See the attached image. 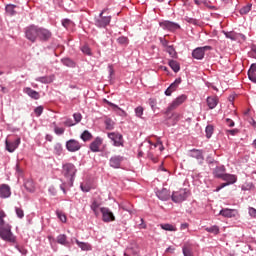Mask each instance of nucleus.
Wrapping results in <instances>:
<instances>
[{"instance_id":"nucleus-56","label":"nucleus","mask_w":256,"mask_h":256,"mask_svg":"<svg viewBox=\"0 0 256 256\" xmlns=\"http://www.w3.org/2000/svg\"><path fill=\"white\" fill-rule=\"evenodd\" d=\"M148 159H151L153 163H157V156L153 155V152L151 151L148 153Z\"/></svg>"},{"instance_id":"nucleus-10","label":"nucleus","mask_w":256,"mask_h":256,"mask_svg":"<svg viewBox=\"0 0 256 256\" xmlns=\"http://www.w3.org/2000/svg\"><path fill=\"white\" fill-rule=\"evenodd\" d=\"M52 35L53 34L51 33V31L49 29L38 27V39L40 41H49V39H51Z\"/></svg>"},{"instance_id":"nucleus-7","label":"nucleus","mask_w":256,"mask_h":256,"mask_svg":"<svg viewBox=\"0 0 256 256\" xmlns=\"http://www.w3.org/2000/svg\"><path fill=\"white\" fill-rule=\"evenodd\" d=\"M211 46L198 47L193 50L192 56L194 59L201 60L205 57V51H211Z\"/></svg>"},{"instance_id":"nucleus-25","label":"nucleus","mask_w":256,"mask_h":256,"mask_svg":"<svg viewBox=\"0 0 256 256\" xmlns=\"http://www.w3.org/2000/svg\"><path fill=\"white\" fill-rule=\"evenodd\" d=\"M222 180L226 181L227 185H233V183L237 182V176L233 174H224V176H222Z\"/></svg>"},{"instance_id":"nucleus-53","label":"nucleus","mask_w":256,"mask_h":256,"mask_svg":"<svg viewBox=\"0 0 256 256\" xmlns=\"http://www.w3.org/2000/svg\"><path fill=\"white\" fill-rule=\"evenodd\" d=\"M81 190L84 192V193H89V191H91V186L87 185V184H81Z\"/></svg>"},{"instance_id":"nucleus-62","label":"nucleus","mask_w":256,"mask_h":256,"mask_svg":"<svg viewBox=\"0 0 256 256\" xmlns=\"http://www.w3.org/2000/svg\"><path fill=\"white\" fill-rule=\"evenodd\" d=\"M227 133H229L230 135H237L239 133V130L237 129L227 130Z\"/></svg>"},{"instance_id":"nucleus-50","label":"nucleus","mask_w":256,"mask_h":256,"mask_svg":"<svg viewBox=\"0 0 256 256\" xmlns=\"http://www.w3.org/2000/svg\"><path fill=\"white\" fill-rule=\"evenodd\" d=\"M149 105L153 111H155V107H157V100L155 98L149 99Z\"/></svg>"},{"instance_id":"nucleus-38","label":"nucleus","mask_w":256,"mask_h":256,"mask_svg":"<svg viewBox=\"0 0 256 256\" xmlns=\"http://www.w3.org/2000/svg\"><path fill=\"white\" fill-rule=\"evenodd\" d=\"M100 205H101V204H99L97 200H93V201H92L91 209H92V211L95 213V215H97V213H98L97 210L99 209Z\"/></svg>"},{"instance_id":"nucleus-57","label":"nucleus","mask_w":256,"mask_h":256,"mask_svg":"<svg viewBox=\"0 0 256 256\" xmlns=\"http://www.w3.org/2000/svg\"><path fill=\"white\" fill-rule=\"evenodd\" d=\"M153 145H154V148L159 147L160 151H163L165 149V147H163V142H161V141H157V143L153 144Z\"/></svg>"},{"instance_id":"nucleus-27","label":"nucleus","mask_w":256,"mask_h":256,"mask_svg":"<svg viewBox=\"0 0 256 256\" xmlns=\"http://www.w3.org/2000/svg\"><path fill=\"white\" fill-rule=\"evenodd\" d=\"M76 244L78 245V247H80V249L82 251H91V249H93L91 244H89L87 242H81V241H79L77 239H76Z\"/></svg>"},{"instance_id":"nucleus-43","label":"nucleus","mask_w":256,"mask_h":256,"mask_svg":"<svg viewBox=\"0 0 256 256\" xmlns=\"http://www.w3.org/2000/svg\"><path fill=\"white\" fill-rule=\"evenodd\" d=\"M251 4H248L246 6H244L241 10H240V14L241 15H247V13H249V11H251Z\"/></svg>"},{"instance_id":"nucleus-5","label":"nucleus","mask_w":256,"mask_h":256,"mask_svg":"<svg viewBox=\"0 0 256 256\" xmlns=\"http://www.w3.org/2000/svg\"><path fill=\"white\" fill-rule=\"evenodd\" d=\"M109 139L113 141L114 147H123L124 140H123V135L117 133V132H110L108 133Z\"/></svg>"},{"instance_id":"nucleus-29","label":"nucleus","mask_w":256,"mask_h":256,"mask_svg":"<svg viewBox=\"0 0 256 256\" xmlns=\"http://www.w3.org/2000/svg\"><path fill=\"white\" fill-rule=\"evenodd\" d=\"M196 5H205L208 9H215V6L211 5V1L209 0H194Z\"/></svg>"},{"instance_id":"nucleus-13","label":"nucleus","mask_w":256,"mask_h":256,"mask_svg":"<svg viewBox=\"0 0 256 256\" xmlns=\"http://www.w3.org/2000/svg\"><path fill=\"white\" fill-rule=\"evenodd\" d=\"M190 157H192L193 159H196L199 163V165H201V163H203V161H205V157L203 156V151L199 150V149H192L190 150Z\"/></svg>"},{"instance_id":"nucleus-51","label":"nucleus","mask_w":256,"mask_h":256,"mask_svg":"<svg viewBox=\"0 0 256 256\" xmlns=\"http://www.w3.org/2000/svg\"><path fill=\"white\" fill-rule=\"evenodd\" d=\"M63 63L66 65V67H75V62H73L71 59H65Z\"/></svg>"},{"instance_id":"nucleus-18","label":"nucleus","mask_w":256,"mask_h":256,"mask_svg":"<svg viewBox=\"0 0 256 256\" xmlns=\"http://www.w3.org/2000/svg\"><path fill=\"white\" fill-rule=\"evenodd\" d=\"M219 215H222V217H227L228 219H231L232 217H236L237 210L225 208L220 211Z\"/></svg>"},{"instance_id":"nucleus-30","label":"nucleus","mask_w":256,"mask_h":256,"mask_svg":"<svg viewBox=\"0 0 256 256\" xmlns=\"http://www.w3.org/2000/svg\"><path fill=\"white\" fill-rule=\"evenodd\" d=\"M37 81H39L40 83H53V81H55V76L51 75V76L40 77L37 79Z\"/></svg>"},{"instance_id":"nucleus-9","label":"nucleus","mask_w":256,"mask_h":256,"mask_svg":"<svg viewBox=\"0 0 256 256\" xmlns=\"http://www.w3.org/2000/svg\"><path fill=\"white\" fill-rule=\"evenodd\" d=\"M104 11H102L99 15V17L95 21L96 27H107L111 23L110 16H103Z\"/></svg>"},{"instance_id":"nucleus-41","label":"nucleus","mask_w":256,"mask_h":256,"mask_svg":"<svg viewBox=\"0 0 256 256\" xmlns=\"http://www.w3.org/2000/svg\"><path fill=\"white\" fill-rule=\"evenodd\" d=\"M81 51L82 53H84V55H93V53L91 52V48L88 45H84L81 47Z\"/></svg>"},{"instance_id":"nucleus-8","label":"nucleus","mask_w":256,"mask_h":256,"mask_svg":"<svg viewBox=\"0 0 256 256\" xmlns=\"http://www.w3.org/2000/svg\"><path fill=\"white\" fill-rule=\"evenodd\" d=\"M187 101V95L182 94L181 96L177 97L169 106L168 111H173L174 109H177L180 105H183Z\"/></svg>"},{"instance_id":"nucleus-58","label":"nucleus","mask_w":256,"mask_h":256,"mask_svg":"<svg viewBox=\"0 0 256 256\" xmlns=\"http://www.w3.org/2000/svg\"><path fill=\"white\" fill-rule=\"evenodd\" d=\"M114 111H120L119 115H121V117H127V112H125V110L119 108V106Z\"/></svg>"},{"instance_id":"nucleus-26","label":"nucleus","mask_w":256,"mask_h":256,"mask_svg":"<svg viewBox=\"0 0 256 256\" xmlns=\"http://www.w3.org/2000/svg\"><path fill=\"white\" fill-rule=\"evenodd\" d=\"M248 78L252 83H256V64H252L248 70Z\"/></svg>"},{"instance_id":"nucleus-45","label":"nucleus","mask_w":256,"mask_h":256,"mask_svg":"<svg viewBox=\"0 0 256 256\" xmlns=\"http://www.w3.org/2000/svg\"><path fill=\"white\" fill-rule=\"evenodd\" d=\"M15 211H16V215L19 219H23L25 217V212L21 208L16 207Z\"/></svg>"},{"instance_id":"nucleus-17","label":"nucleus","mask_w":256,"mask_h":256,"mask_svg":"<svg viewBox=\"0 0 256 256\" xmlns=\"http://www.w3.org/2000/svg\"><path fill=\"white\" fill-rule=\"evenodd\" d=\"M156 195L161 201H169V199H171V192H169L167 188H163L162 190L158 191Z\"/></svg>"},{"instance_id":"nucleus-36","label":"nucleus","mask_w":256,"mask_h":256,"mask_svg":"<svg viewBox=\"0 0 256 256\" xmlns=\"http://www.w3.org/2000/svg\"><path fill=\"white\" fill-rule=\"evenodd\" d=\"M105 125H106V129H107L108 131H111V130H113L114 127H115V122H113V120H111V119H106V120H105Z\"/></svg>"},{"instance_id":"nucleus-14","label":"nucleus","mask_w":256,"mask_h":256,"mask_svg":"<svg viewBox=\"0 0 256 256\" xmlns=\"http://www.w3.org/2000/svg\"><path fill=\"white\" fill-rule=\"evenodd\" d=\"M21 144V138H17L14 141L6 140V151L13 153L17 147Z\"/></svg>"},{"instance_id":"nucleus-24","label":"nucleus","mask_w":256,"mask_h":256,"mask_svg":"<svg viewBox=\"0 0 256 256\" xmlns=\"http://www.w3.org/2000/svg\"><path fill=\"white\" fill-rule=\"evenodd\" d=\"M213 175L217 179H223L225 175V166H218L213 170Z\"/></svg>"},{"instance_id":"nucleus-22","label":"nucleus","mask_w":256,"mask_h":256,"mask_svg":"<svg viewBox=\"0 0 256 256\" xmlns=\"http://www.w3.org/2000/svg\"><path fill=\"white\" fill-rule=\"evenodd\" d=\"M1 197L2 199H7L11 197V187L7 184H2L1 185Z\"/></svg>"},{"instance_id":"nucleus-37","label":"nucleus","mask_w":256,"mask_h":256,"mask_svg":"<svg viewBox=\"0 0 256 256\" xmlns=\"http://www.w3.org/2000/svg\"><path fill=\"white\" fill-rule=\"evenodd\" d=\"M54 125V133H56L57 135H63V133H65V128H61L59 126H57V123H53Z\"/></svg>"},{"instance_id":"nucleus-2","label":"nucleus","mask_w":256,"mask_h":256,"mask_svg":"<svg viewBox=\"0 0 256 256\" xmlns=\"http://www.w3.org/2000/svg\"><path fill=\"white\" fill-rule=\"evenodd\" d=\"M62 173L67 179L70 187H73V181H75V174L77 173V168L72 163H66L62 167Z\"/></svg>"},{"instance_id":"nucleus-60","label":"nucleus","mask_w":256,"mask_h":256,"mask_svg":"<svg viewBox=\"0 0 256 256\" xmlns=\"http://www.w3.org/2000/svg\"><path fill=\"white\" fill-rule=\"evenodd\" d=\"M249 215H250L251 217H256V209L253 208V207H250V208H249Z\"/></svg>"},{"instance_id":"nucleus-32","label":"nucleus","mask_w":256,"mask_h":256,"mask_svg":"<svg viewBox=\"0 0 256 256\" xmlns=\"http://www.w3.org/2000/svg\"><path fill=\"white\" fill-rule=\"evenodd\" d=\"M57 243H59V245H69V242L67 241V235L65 234L58 235Z\"/></svg>"},{"instance_id":"nucleus-1","label":"nucleus","mask_w":256,"mask_h":256,"mask_svg":"<svg viewBox=\"0 0 256 256\" xmlns=\"http://www.w3.org/2000/svg\"><path fill=\"white\" fill-rule=\"evenodd\" d=\"M1 239L7 243H17V237L11 232V225L5 223V220H1Z\"/></svg>"},{"instance_id":"nucleus-64","label":"nucleus","mask_w":256,"mask_h":256,"mask_svg":"<svg viewBox=\"0 0 256 256\" xmlns=\"http://www.w3.org/2000/svg\"><path fill=\"white\" fill-rule=\"evenodd\" d=\"M49 193H50V195H57V190H55V188L54 187H50L49 188Z\"/></svg>"},{"instance_id":"nucleus-59","label":"nucleus","mask_w":256,"mask_h":256,"mask_svg":"<svg viewBox=\"0 0 256 256\" xmlns=\"http://www.w3.org/2000/svg\"><path fill=\"white\" fill-rule=\"evenodd\" d=\"M104 103H107V105H109V107H112L114 110L119 109V106H117L116 104H114L106 99L104 100Z\"/></svg>"},{"instance_id":"nucleus-48","label":"nucleus","mask_w":256,"mask_h":256,"mask_svg":"<svg viewBox=\"0 0 256 256\" xmlns=\"http://www.w3.org/2000/svg\"><path fill=\"white\" fill-rule=\"evenodd\" d=\"M75 123H81V120L83 119V116L81 115V113H74L73 114Z\"/></svg>"},{"instance_id":"nucleus-16","label":"nucleus","mask_w":256,"mask_h":256,"mask_svg":"<svg viewBox=\"0 0 256 256\" xmlns=\"http://www.w3.org/2000/svg\"><path fill=\"white\" fill-rule=\"evenodd\" d=\"M193 249L194 246L191 242H185L182 247V253L184 256H194Z\"/></svg>"},{"instance_id":"nucleus-46","label":"nucleus","mask_w":256,"mask_h":256,"mask_svg":"<svg viewBox=\"0 0 256 256\" xmlns=\"http://www.w3.org/2000/svg\"><path fill=\"white\" fill-rule=\"evenodd\" d=\"M211 135H213V126L208 125L206 127V137H207V139H211Z\"/></svg>"},{"instance_id":"nucleus-6","label":"nucleus","mask_w":256,"mask_h":256,"mask_svg":"<svg viewBox=\"0 0 256 256\" xmlns=\"http://www.w3.org/2000/svg\"><path fill=\"white\" fill-rule=\"evenodd\" d=\"M100 211L102 213V221H104V223H111V221H115V215L109 208L102 207Z\"/></svg>"},{"instance_id":"nucleus-42","label":"nucleus","mask_w":256,"mask_h":256,"mask_svg":"<svg viewBox=\"0 0 256 256\" xmlns=\"http://www.w3.org/2000/svg\"><path fill=\"white\" fill-rule=\"evenodd\" d=\"M62 25L63 27H65V29H69V27H73V21L69 20V19H64L62 20Z\"/></svg>"},{"instance_id":"nucleus-49","label":"nucleus","mask_w":256,"mask_h":256,"mask_svg":"<svg viewBox=\"0 0 256 256\" xmlns=\"http://www.w3.org/2000/svg\"><path fill=\"white\" fill-rule=\"evenodd\" d=\"M34 113L36 117H41V114L43 113V106L36 107Z\"/></svg>"},{"instance_id":"nucleus-44","label":"nucleus","mask_w":256,"mask_h":256,"mask_svg":"<svg viewBox=\"0 0 256 256\" xmlns=\"http://www.w3.org/2000/svg\"><path fill=\"white\" fill-rule=\"evenodd\" d=\"M117 41L120 45H128L129 44V39L125 36L119 37L117 39Z\"/></svg>"},{"instance_id":"nucleus-55","label":"nucleus","mask_w":256,"mask_h":256,"mask_svg":"<svg viewBox=\"0 0 256 256\" xmlns=\"http://www.w3.org/2000/svg\"><path fill=\"white\" fill-rule=\"evenodd\" d=\"M64 125H65V127H73L74 125H76V123H73V120H72V119H67V120L64 122Z\"/></svg>"},{"instance_id":"nucleus-28","label":"nucleus","mask_w":256,"mask_h":256,"mask_svg":"<svg viewBox=\"0 0 256 256\" xmlns=\"http://www.w3.org/2000/svg\"><path fill=\"white\" fill-rule=\"evenodd\" d=\"M168 65H169V67H171V69L174 71V73H179V71L181 70V66L175 60H170L168 62Z\"/></svg>"},{"instance_id":"nucleus-4","label":"nucleus","mask_w":256,"mask_h":256,"mask_svg":"<svg viewBox=\"0 0 256 256\" xmlns=\"http://www.w3.org/2000/svg\"><path fill=\"white\" fill-rule=\"evenodd\" d=\"M189 197V190L181 188L178 191H174L171 195V199L174 203H183Z\"/></svg>"},{"instance_id":"nucleus-34","label":"nucleus","mask_w":256,"mask_h":256,"mask_svg":"<svg viewBox=\"0 0 256 256\" xmlns=\"http://www.w3.org/2000/svg\"><path fill=\"white\" fill-rule=\"evenodd\" d=\"M160 227L164 231H177V227L173 226L172 224H161Z\"/></svg>"},{"instance_id":"nucleus-52","label":"nucleus","mask_w":256,"mask_h":256,"mask_svg":"<svg viewBox=\"0 0 256 256\" xmlns=\"http://www.w3.org/2000/svg\"><path fill=\"white\" fill-rule=\"evenodd\" d=\"M160 43L161 45L167 49V47H170L171 45H169V40L165 39V38H160Z\"/></svg>"},{"instance_id":"nucleus-23","label":"nucleus","mask_w":256,"mask_h":256,"mask_svg":"<svg viewBox=\"0 0 256 256\" xmlns=\"http://www.w3.org/2000/svg\"><path fill=\"white\" fill-rule=\"evenodd\" d=\"M121 161H123V157L114 156L110 159V166L114 169H119V167H121Z\"/></svg>"},{"instance_id":"nucleus-63","label":"nucleus","mask_w":256,"mask_h":256,"mask_svg":"<svg viewBox=\"0 0 256 256\" xmlns=\"http://www.w3.org/2000/svg\"><path fill=\"white\" fill-rule=\"evenodd\" d=\"M225 35L227 39H231L232 41H235V35L233 33H226Z\"/></svg>"},{"instance_id":"nucleus-54","label":"nucleus","mask_w":256,"mask_h":256,"mask_svg":"<svg viewBox=\"0 0 256 256\" xmlns=\"http://www.w3.org/2000/svg\"><path fill=\"white\" fill-rule=\"evenodd\" d=\"M187 23H190L191 25H199V21L195 18H186Z\"/></svg>"},{"instance_id":"nucleus-15","label":"nucleus","mask_w":256,"mask_h":256,"mask_svg":"<svg viewBox=\"0 0 256 256\" xmlns=\"http://www.w3.org/2000/svg\"><path fill=\"white\" fill-rule=\"evenodd\" d=\"M179 85H181V78L176 79L165 91V95H167V97H171V93H173L174 91H177V87H179Z\"/></svg>"},{"instance_id":"nucleus-47","label":"nucleus","mask_w":256,"mask_h":256,"mask_svg":"<svg viewBox=\"0 0 256 256\" xmlns=\"http://www.w3.org/2000/svg\"><path fill=\"white\" fill-rule=\"evenodd\" d=\"M143 107L142 106H138L135 108V115L136 117H143Z\"/></svg>"},{"instance_id":"nucleus-12","label":"nucleus","mask_w":256,"mask_h":256,"mask_svg":"<svg viewBox=\"0 0 256 256\" xmlns=\"http://www.w3.org/2000/svg\"><path fill=\"white\" fill-rule=\"evenodd\" d=\"M160 27H162V29H165L167 31H177V29H180L181 26L171 21H164V22H160Z\"/></svg>"},{"instance_id":"nucleus-31","label":"nucleus","mask_w":256,"mask_h":256,"mask_svg":"<svg viewBox=\"0 0 256 256\" xmlns=\"http://www.w3.org/2000/svg\"><path fill=\"white\" fill-rule=\"evenodd\" d=\"M165 51L170 55V57L177 59V51H175V47H173V45L167 46Z\"/></svg>"},{"instance_id":"nucleus-21","label":"nucleus","mask_w":256,"mask_h":256,"mask_svg":"<svg viewBox=\"0 0 256 256\" xmlns=\"http://www.w3.org/2000/svg\"><path fill=\"white\" fill-rule=\"evenodd\" d=\"M206 101L209 109H215L219 105V98L217 96H209Z\"/></svg>"},{"instance_id":"nucleus-3","label":"nucleus","mask_w":256,"mask_h":256,"mask_svg":"<svg viewBox=\"0 0 256 256\" xmlns=\"http://www.w3.org/2000/svg\"><path fill=\"white\" fill-rule=\"evenodd\" d=\"M25 37L31 43H35L39 39V27L36 25H31L25 28Z\"/></svg>"},{"instance_id":"nucleus-35","label":"nucleus","mask_w":256,"mask_h":256,"mask_svg":"<svg viewBox=\"0 0 256 256\" xmlns=\"http://www.w3.org/2000/svg\"><path fill=\"white\" fill-rule=\"evenodd\" d=\"M93 137V135L90 134L89 131H84L82 134H81V139L82 141H91V138Z\"/></svg>"},{"instance_id":"nucleus-20","label":"nucleus","mask_w":256,"mask_h":256,"mask_svg":"<svg viewBox=\"0 0 256 256\" xmlns=\"http://www.w3.org/2000/svg\"><path fill=\"white\" fill-rule=\"evenodd\" d=\"M24 93H26V95H28L29 97H31V99H40L41 98V94H39V92L31 89L30 87H26L24 88Z\"/></svg>"},{"instance_id":"nucleus-19","label":"nucleus","mask_w":256,"mask_h":256,"mask_svg":"<svg viewBox=\"0 0 256 256\" xmlns=\"http://www.w3.org/2000/svg\"><path fill=\"white\" fill-rule=\"evenodd\" d=\"M103 144V139L97 137L91 144L90 149L93 151V153L99 152V147Z\"/></svg>"},{"instance_id":"nucleus-61","label":"nucleus","mask_w":256,"mask_h":256,"mask_svg":"<svg viewBox=\"0 0 256 256\" xmlns=\"http://www.w3.org/2000/svg\"><path fill=\"white\" fill-rule=\"evenodd\" d=\"M226 123L228 125V127H235V122L231 119H226Z\"/></svg>"},{"instance_id":"nucleus-39","label":"nucleus","mask_w":256,"mask_h":256,"mask_svg":"<svg viewBox=\"0 0 256 256\" xmlns=\"http://www.w3.org/2000/svg\"><path fill=\"white\" fill-rule=\"evenodd\" d=\"M57 217L58 219H60V221L62 223H67V216L65 215V213L61 212V211H56Z\"/></svg>"},{"instance_id":"nucleus-33","label":"nucleus","mask_w":256,"mask_h":256,"mask_svg":"<svg viewBox=\"0 0 256 256\" xmlns=\"http://www.w3.org/2000/svg\"><path fill=\"white\" fill-rule=\"evenodd\" d=\"M207 233H212L213 235H219V227L217 225L207 227L205 229Z\"/></svg>"},{"instance_id":"nucleus-40","label":"nucleus","mask_w":256,"mask_h":256,"mask_svg":"<svg viewBox=\"0 0 256 256\" xmlns=\"http://www.w3.org/2000/svg\"><path fill=\"white\" fill-rule=\"evenodd\" d=\"M6 13L8 15H15V5L9 4L6 6Z\"/></svg>"},{"instance_id":"nucleus-11","label":"nucleus","mask_w":256,"mask_h":256,"mask_svg":"<svg viewBox=\"0 0 256 256\" xmlns=\"http://www.w3.org/2000/svg\"><path fill=\"white\" fill-rule=\"evenodd\" d=\"M66 149L71 153H75V151L81 149V143L75 139H70L66 142Z\"/></svg>"}]
</instances>
